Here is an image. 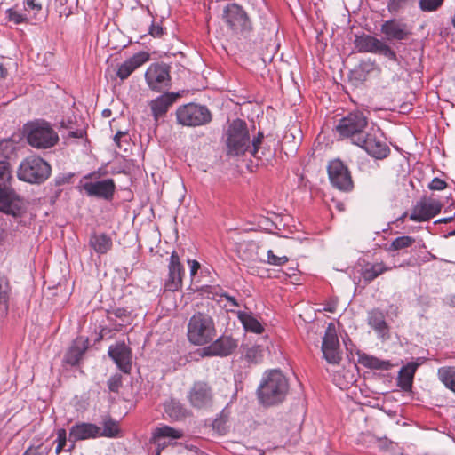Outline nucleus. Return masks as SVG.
I'll return each mask as SVG.
<instances>
[{
  "mask_svg": "<svg viewBox=\"0 0 455 455\" xmlns=\"http://www.w3.org/2000/svg\"><path fill=\"white\" fill-rule=\"evenodd\" d=\"M262 135L251 141L249 132L245 122L236 119L229 125L227 132V154L230 156H238L243 155L250 149L255 156L259 145L261 143Z\"/></svg>",
  "mask_w": 455,
  "mask_h": 455,
  "instance_id": "1",
  "label": "nucleus"
},
{
  "mask_svg": "<svg viewBox=\"0 0 455 455\" xmlns=\"http://www.w3.org/2000/svg\"><path fill=\"white\" fill-rule=\"evenodd\" d=\"M288 390L286 377L279 370H271L265 372L257 393L260 403L269 406L282 403Z\"/></svg>",
  "mask_w": 455,
  "mask_h": 455,
  "instance_id": "2",
  "label": "nucleus"
},
{
  "mask_svg": "<svg viewBox=\"0 0 455 455\" xmlns=\"http://www.w3.org/2000/svg\"><path fill=\"white\" fill-rule=\"evenodd\" d=\"M12 179L10 164L0 161V207L4 213L20 216L24 210L23 201L11 189L7 183Z\"/></svg>",
  "mask_w": 455,
  "mask_h": 455,
  "instance_id": "3",
  "label": "nucleus"
},
{
  "mask_svg": "<svg viewBox=\"0 0 455 455\" xmlns=\"http://www.w3.org/2000/svg\"><path fill=\"white\" fill-rule=\"evenodd\" d=\"M215 336V327L212 317L198 312L194 314L188 323V338L194 345H204Z\"/></svg>",
  "mask_w": 455,
  "mask_h": 455,
  "instance_id": "4",
  "label": "nucleus"
},
{
  "mask_svg": "<svg viewBox=\"0 0 455 455\" xmlns=\"http://www.w3.org/2000/svg\"><path fill=\"white\" fill-rule=\"evenodd\" d=\"M368 119L361 111H355L342 117L336 126V131L342 138L350 139L355 145L363 142Z\"/></svg>",
  "mask_w": 455,
  "mask_h": 455,
  "instance_id": "5",
  "label": "nucleus"
},
{
  "mask_svg": "<svg viewBox=\"0 0 455 455\" xmlns=\"http://www.w3.org/2000/svg\"><path fill=\"white\" fill-rule=\"evenodd\" d=\"M51 174V166L39 156H29L20 164L17 171L19 180L39 184L48 179Z\"/></svg>",
  "mask_w": 455,
  "mask_h": 455,
  "instance_id": "6",
  "label": "nucleus"
},
{
  "mask_svg": "<svg viewBox=\"0 0 455 455\" xmlns=\"http://www.w3.org/2000/svg\"><path fill=\"white\" fill-rule=\"evenodd\" d=\"M27 140L28 144L38 149L53 147L59 141V136L49 123L35 122L27 127Z\"/></svg>",
  "mask_w": 455,
  "mask_h": 455,
  "instance_id": "7",
  "label": "nucleus"
},
{
  "mask_svg": "<svg viewBox=\"0 0 455 455\" xmlns=\"http://www.w3.org/2000/svg\"><path fill=\"white\" fill-rule=\"evenodd\" d=\"M176 117L180 124L195 127L209 124L212 114L205 106L189 103L177 108Z\"/></svg>",
  "mask_w": 455,
  "mask_h": 455,
  "instance_id": "8",
  "label": "nucleus"
},
{
  "mask_svg": "<svg viewBox=\"0 0 455 455\" xmlns=\"http://www.w3.org/2000/svg\"><path fill=\"white\" fill-rule=\"evenodd\" d=\"M379 128H371L362 138L363 142L356 144L375 158L382 159L389 153L388 146L381 140Z\"/></svg>",
  "mask_w": 455,
  "mask_h": 455,
  "instance_id": "9",
  "label": "nucleus"
},
{
  "mask_svg": "<svg viewBox=\"0 0 455 455\" xmlns=\"http://www.w3.org/2000/svg\"><path fill=\"white\" fill-rule=\"evenodd\" d=\"M328 174L333 187L342 191H350L353 181L347 167L339 159L331 161L328 165Z\"/></svg>",
  "mask_w": 455,
  "mask_h": 455,
  "instance_id": "10",
  "label": "nucleus"
},
{
  "mask_svg": "<svg viewBox=\"0 0 455 455\" xmlns=\"http://www.w3.org/2000/svg\"><path fill=\"white\" fill-rule=\"evenodd\" d=\"M223 18L235 32H243L251 28L247 13L236 4H230L225 8Z\"/></svg>",
  "mask_w": 455,
  "mask_h": 455,
  "instance_id": "11",
  "label": "nucleus"
},
{
  "mask_svg": "<svg viewBox=\"0 0 455 455\" xmlns=\"http://www.w3.org/2000/svg\"><path fill=\"white\" fill-rule=\"evenodd\" d=\"M189 404L196 409L211 406L213 400L212 387L204 381H196L188 393Z\"/></svg>",
  "mask_w": 455,
  "mask_h": 455,
  "instance_id": "12",
  "label": "nucleus"
},
{
  "mask_svg": "<svg viewBox=\"0 0 455 455\" xmlns=\"http://www.w3.org/2000/svg\"><path fill=\"white\" fill-rule=\"evenodd\" d=\"M145 79L151 90L160 92L169 86V69L164 64H152L145 73Z\"/></svg>",
  "mask_w": 455,
  "mask_h": 455,
  "instance_id": "13",
  "label": "nucleus"
},
{
  "mask_svg": "<svg viewBox=\"0 0 455 455\" xmlns=\"http://www.w3.org/2000/svg\"><path fill=\"white\" fill-rule=\"evenodd\" d=\"M184 267L176 251H172L168 263V275L164 280V289L176 291L182 286Z\"/></svg>",
  "mask_w": 455,
  "mask_h": 455,
  "instance_id": "14",
  "label": "nucleus"
},
{
  "mask_svg": "<svg viewBox=\"0 0 455 455\" xmlns=\"http://www.w3.org/2000/svg\"><path fill=\"white\" fill-rule=\"evenodd\" d=\"M443 204L435 198H423L412 209L410 220L413 221H426L441 212Z\"/></svg>",
  "mask_w": 455,
  "mask_h": 455,
  "instance_id": "15",
  "label": "nucleus"
},
{
  "mask_svg": "<svg viewBox=\"0 0 455 455\" xmlns=\"http://www.w3.org/2000/svg\"><path fill=\"white\" fill-rule=\"evenodd\" d=\"M322 352L324 359L331 364H339L341 361L339 342L334 328H327L323 339Z\"/></svg>",
  "mask_w": 455,
  "mask_h": 455,
  "instance_id": "16",
  "label": "nucleus"
},
{
  "mask_svg": "<svg viewBox=\"0 0 455 455\" xmlns=\"http://www.w3.org/2000/svg\"><path fill=\"white\" fill-rule=\"evenodd\" d=\"M380 31L389 41L406 40L411 35L408 24L397 19H391L383 22Z\"/></svg>",
  "mask_w": 455,
  "mask_h": 455,
  "instance_id": "17",
  "label": "nucleus"
},
{
  "mask_svg": "<svg viewBox=\"0 0 455 455\" xmlns=\"http://www.w3.org/2000/svg\"><path fill=\"white\" fill-rule=\"evenodd\" d=\"M82 187L88 196L104 199L112 198L116 188L112 179L96 182H85Z\"/></svg>",
  "mask_w": 455,
  "mask_h": 455,
  "instance_id": "18",
  "label": "nucleus"
},
{
  "mask_svg": "<svg viewBox=\"0 0 455 455\" xmlns=\"http://www.w3.org/2000/svg\"><path fill=\"white\" fill-rule=\"evenodd\" d=\"M237 347V341L231 337L222 336L212 344L204 348L207 356H227Z\"/></svg>",
  "mask_w": 455,
  "mask_h": 455,
  "instance_id": "19",
  "label": "nucleus"
},
{
  "mask_svg": "<svg viewBox=\"0 0 455 455\" xmlns=\"http://www.w3.org/2000/svg\"><path fill=\"white\" fill-rule=\"evenodd\" d=\"M108 355L121 371L125 373L130 371L132 367L131 350L124 342L111 346Z\"/></svg>",
  "mask_w": 455,
  "mask_h": 455,
  "instance_id": "20",
  "label": "nucleus"
},
{
  "mask_svg": "<svg viewBox=\"0 0 455 455\" xmlns=\"http://www.w3.org/2000/svg\"><path fill=\"white\" fill-rule=\"evenodd\" d=\"M149 59L148 53L140 52L122 63L116 72V76L121 79H126L136 68L143 65Z\"/></svg>",
  "mask_w": 455,
  "mask_h": 455,
  "instance_id": "21",
  "label": "nucleus"
},
{
  "mask_svg": "<svg viewBox=\"0 0 455 455\" xmlns=\"http://www.w3.org/2000/svg\"><path fill=\"white\" fill-rule=\"evenodd\" d=\"M176 94L164 93L149 102V107L156 121L165 116L170 107L174 103Z\"/></svg>",
  "mask_w": 455,
  "mask_h": 455,
  "instance_id": "22",
  "label": "nucleus"
},
{
  "mask_svg": "<svg viewBox=\"0 0 455 455\" xmlns=\"http://www.w3.org/2000/svg\"><path fill=\"white\" fill-rule=\"evenodd\" d=\"M100 435V427L92 423H78L69 430V440L76 442L89 438H95Z\"/></svg>",
  "mask_w": 455,
  "mask_h": 455,
  "instance_id": "23",
  "label": "nucleus"
},
{
  "mask_svg": "<svg viewBox=\"0 0 455 455\" xmlns=\"http://www.w3.org/2000/svg\"><path fill=\"white\" fill-rule=\"evenodd\" d=\"M182 435L183 433L180 430L163 425L153 431L151 442L158 447H164L165 445V442H162L163 439L168 438L170 440H176L181 438Z\"/></svg>",
  "mask_w": 455,
  "mask_h": 455,
  "instance_id": "24",
  "label": "nucleus"
},
{
  "mask_svg": "<svg viewBox=\"0 0 455 455\" xmlns=\"http://www.w3.org/2000/svg\"><path fill=\"white\" fill-rule=\"evenodd\" d=\"M368 324L382 338L387 334V324L384 314L379 309H373L368 314Z\"/></svg>",
  "mask_w": 455,
  "mask_h": 455,
  "instance_id": "25",
  "label": "nucleus"
},
{
  "mask_svg": "<svg viewBox=\"0 0 455 455\" xmlns=\"http://www.w3.org/2000/svg\"><path fill=\"white\" fill-rule=\"evenodd\" d=\"M86 349L87 340L82 338L76 339L66 355V362L71 365L78 363Z\"/></svg>",
  "mask_w": 455,
  "mask_h": 455,
  "instance_id": "26",
  "label": "nucleus"
},
{
  "mask_svg": "<svg viewBox=\"0 0 455 455\" xmlns=\"http://www.w3.org/2000/svg\"><path fill=\"white\" fill-rule=\"evenodd\" d=\"M358 362L363 366L373 370L387 371L392 367L390 361L381 360L378 357L364 353L358 355Z\"/></svg>",
  "mask_w": 455,
  "mask_h": 455,
  "instance_id": "27",
  "label": "nucleus"
},
{
  "mask_svg": "<svg viewBox=\"0 0 455 455\" xmlns=\"http://www.w3.org/2000/svg\"><path fill=\"white\" fill-rule=\"evenodd\" d=\"M418 365L419 364L416 363H409L400 370L398 376V385L404 391L411 389Z\"/></svg>",
  "mask_w": 455,
  "mask_h": 455,
  "instance_id": "28",
  "label": "nucleus"
},
{
  "mask_svg": "<svg viewBox=\"0 0 455 455\" xmlns=\"http://www.w3.org/2000/svg\"><path fill=\"white\" fill-rule=\"evenodd\" d=\"M379 42L380 40L372 36L363 35L355 38V46L360 52L375 53L377 52Z\"/></svg>",
  "mask_w": 455,
  "mask_h": 455,
  "instance_id": "29",
  "label": "nucleus"
},
{
  "mask_svg": "<svg viewBox=\"0 0 455 455\" xmlns=\"http://www.w3.org/2000/svg\"><path fill=\"white\" fill-rule=\"evenodd\" d=\"M91 247L99 254L107 253L112 247V239L106 234H93L90 237Z\"/></svg>",
  "mask_w": 455,
  "mask_h": 455,
  "instance_id": "30",
  "label": "nucleus"
},
{
  "mask_svg": "<svg viewBox=\"0 0 455 455\" xmlns=\"http://www.w3.org/2000/svg\"><path fill=\"white\" fill-rule=\"evenodd\" d=\"M237 317L246 331H251L256 334H260L263 332L264 327L251 314L238 311Z\"/></svg>",
  "mask_w": 455,
  "mask_h": 455,
  "instance_id": "31",
  "label": "nucleus"
},
{
  "mask_svg": "<svg viewBox=\"0 0 455 455\" xmlns=\"http://www.w3.org/2000/svg\"><path fill=\"white\" fill-rule=\"evenodd\" d=\"M437 376L447 388L455 393V367H441L438 369Z\"/></svg>",
  "mask_w": 455,
  "mask_h": 455,
  "instance_id": "32",
  "label": "nucleus"
},
{
  "mask_svg": "<svg viewBox=\"0 0 455 455\" xmlns=\"http://www.w3.org/2000/svg\"><path fill=\"white\" fill-rule=\"evenodd\" d=\"M10 285L4 277H0V317H4L8 311Z\"/></svg>",
  "mask_w": 455,
  "mask_h": 455,
  "instance_id": "33",
  "label": "nucleus"
},
{
  "mask_svg": "<svg viewBox=\"0 0 455 455\" xmlns=\"http://www.w3.org/2000/svg\"><path fill=\"white\" fill-rule=\"evenodd\" d=\"M390 269L391 267H385L382 262L371 264L364 268L363 277L365 281L371 282L379 275Z\"/></svg>",
  "mask_w": 455,
  "mask_h": 455,
  "instance_id": "34",
  "label": "nucleus"
},
{
  "mask_svg": "<svg viewBox=\"0 0 455 455\" xmlns=\"http://www.w3.org/2000/svg\"><path fill=\"white\" fill-rule=\"evenodd\" d=\"M418 0H387V9L390 13L396 14L415 5Z\"/></svg>",
  "mask_w": 455,
  "mask_h": 455,
  "instance_id": "35",
  "label": "nucleus"
},
{
  "mask_svg": "<svg viewBox=\"0 0 455 455\" xmlns=\"http://www.w3.org/2000/svg\"><path fill=\"white\" fill-rule=\"evenodd\" d=\"M165 412L172 419H178L185 416V408L178 401L171 400L164 405Z\"/></svg>",
  "mask_w": 455,
  "mask_h": 455,
  "instance_id": "36",
  "label": "nucleus"
},
{
  "mask_svg": "<svg viewBox=\"0 0 455 455\" xmlns=\"http://www.w3.org/2000/svg\"><path fill=\"white\" fill-rule=\"evenodd\" d=\"M264 356V348L261 346L255 345L248 348L245 353V357L250 363H259L262 361Z\"/></svg>",
  "mask_w": 455,
  "mask_h": 455,
  "instance_id": "37",
  "label": "nucleus"
},
{
  "mask_svg": "<svg viewBox=\"0 0 455 455\" xmlns=\"http://www.w3.org/2000/svg\"><path fill=\"white\" fill-rule=\"evenodd\" d=\"M419 8L424 12L437 11L443 4L444 0H418Z\"/></svg>",
  "mask_w": 455,
  "mask_h": 455,
  "instance_id": "38",
  "label": "nucleus"
},
{
  "mask_svg": "<svg viewBox=\"0 0 455 455\" xmlns=\"http://www.w3.org/2000/svg\"><path fill=\"white\" fill-rule=\"evenodd\" d=\"M119 432V426L114 420H106L102 431L100 430V435L106 437H116Z\"/></svg>",
  "mask_w": 455,
  "mask_h": 455,
  "instance_id": "39",
  "label": "nucleus"
},
{
  "mask_svg": "<svg viewBox=\"0 0 455 455\" xmlns=\"http://www.w3.org/2000/svg\"><path fill=\"white\" fill-rule=\"evenodd\" d=\"M414 241V238L411 236H399L392 242L390 247L394 251H398L401 249L410 247L411 245H412Z\"/></svg>",
  "mask_w": 455,
  "mask_h": 455,
  "instance_id": "40",
  "label": "nucleus"
},
{
  "mask_svg": "<svg viewBox=\"0 0 455 455\" xmlns=\"http://www.w3.org/2000/svg\"><path fill=\"white\" fill-rule=\"evenodd\" d=\"M6 14L8 20L14 22L15 24H20L28 21V17L14 8L8 9L6 11Z\"/></svg>",
  "mask_w": 455,
  "mask_h": 455,
  "instance_id": "41",
  "label": "nucleus"
},
{
  "mask_svg": "<svg viewBox=\"0 0 455 455\" xmlns=\"http://www.w3.org/2000/svg\"><path fill=\"white\" fill-rule=\"evenodd\" d=\"M375 53L382 54L393 61L397 60V56L395 51L382 41L379 42L377 52Z\"/></svg>",
  "mask_w": 455,
  "mask_h": 455,
  "instance_id": "42",
  "label": "nucleus"
},
{
  "mask_svg": "<svg viewBox=\"0 0 455 455\" xmlns=\"http://www.w3.org/2000/svg\"><path fill=\"white\" fill-rule=\"evenodd\" d=\"M375 53L382 54L393 61L397 60V56L395 51L382 41L379 42L377 52Z\"/></svg>",
  "mask_w": 455,
  "mask_h": 455,
  "instance_id": "43",
  "label": "nucleus"
},
{
  "mask_svg": "<svg viewBox=\"0 0 455 455\" xmlns=\"http://www.w3.org/2000/svg\"><path fill=\"white\" fill-rule=\"evenodd\" d=\"M289 259L286 256H276L272 250L267 251V263L273 266H283L288 262Z\"/></svg>",
  "mask_w": 455,
  "mask_h": 455,
  "instance_id": "44",
  "label": "nucleus"
},
{
  "mask_svg": "<svg viewBox=\"0 0 455 455\" xmlns=\"http://www.w3.org/2000/svg\"><path fill=\"white\" fill-rule=\"evenodd\" d=\"M58 445L56 447V453H60L66 445L67 433L66 430L61 428L57 432Z\"/></svg>",
  "mask_w": 455,
  "mask_h": 455,
  "instance_id": "45",
  "label": "nucleus"
},
{
  "mask_svg": "<svg viewBox=\"0 0 455 455\" xmlns=\"http://www.w3.org/2000/svg\"><path fill=\"white\" fill-rule=\"evenodd\" d=\"M446 188V182L439 178H435L429 184V188L432 190H443Z\"/></svg>",
  "mask_w": 455,
  "mask_h": 455,
  "instance_id": "46",
  "label": "nucleus"
},
{
  "mask_svg": "<svg viewBox=\"0 0 455 455\" xmlns=\"http://www.w3.org/2000/svg\"><path fill=\"white\" fill-rule=\"evenodd\" d=\"M24 8L26 11H36L39 12L42 9V5L36 3V0H24Z\"/></svg>",
  "mask_w": 455,
  "mask_h": 455,
  "instance_id": "47",
  "label": "nucleus"
},
{
  "mask_svg": "<svg viewBox=\"0 0 455 455\" xmlns=\"http://www.w3.org/2000/svg\"><path fill=\"white\" fill-rule=\"evenodd\" d=\"M360 68L363 71V72H366V73H370L375 69H378L375 62L373 61H371V60H367V61H363L361 64H360Z\"/></svg>",
  "mask_w": 455,
  "mask_h": 455,
  "instance_id": "48",
  "label": "nucleus"
},
{
  "mask_svg": "<svg viewBox=\"0 0 455 455\" xmlns=\"http://www.w3.org/2000/svg\"><path fill=\"white\" fill-rule=\"evenodd\" d=\"M148 33L154 37H160L163 35V28L152 23L148 28Z\"/></svg>",
  "mask_w": 455,
  "mask_h": 455,
  "instance_id": "49",
  "label": "nucleus"
},
{
  "mask_svg": "<svg viewBox=\"0 0 455 455\" xmlns=\"http://www.w3.org/2000/svg\"><path fill=\"white\" fill-rule=\"evenodd\" d=\"M127 134L124 132H118L115 137H114V141L116 142V146L121 148H122V143L123 141L121 140V138L122 137H126ZM124 142L126 144V145H129V142L125 140H124Z\"/></svg>",
  "mask_w": 455,
  "mask_h": 455,
  "instance_id": "50",
  "label": "nucleus"
},
{
  "mask_svg": "<svg viewBox=\"0 0 455 455\" xmlns=\"http://www.w3.org/2000/svg\"><path fill=\"white\" fill-rule=\"evenodd\" d=\"M188 264L190 267V275L194 277L200 268V264L196 260H188Z\"/></svg>",
  "mask_w": 455,
  "mask_h": 455,
  "instance_id": "51",
  "label": "nucleus"
},
{
  "mask_svg": "<svg viewBox=\"0 0 455 455\" xmlns=\"http://www.w3.org/2000/svg\"><path fill=\"white\" fill-rule=\"evenodd\" d=\"M444 304L451 307H455V294L447 295L443 299Z\"/></svg>",
  "mask_w": 455,
  "mask_h": 455,
  "instance_id": "52",
  "label": "nucleus"
},
{
  "mask_svg": "<svg viewBox=\"0 0 455 455\" xmlns=\"http://www.w3.org/2000/svg\"><path fill=\"white\" fill-rule=\"evenodd\" d=\"M119 386V379L112 378L108 380V387L111 391H116Z\"/></svg>",
  "mask_w": 455,
  "mask_h": 455,
  "instance_id": "53",
  "label": "nucleus"
},
{
  "mask_svg": "<svg viewBox=\"0 0 455 455\" xmlns=\"http://www.w3.org/2000/svg\"><path fill=\"white\" fill-rule=\"evenodd\" d=\"M84 135V132L82 130L70 131L68 132V136L73 138H82Z\"/></svg>",
  "mask_w": 455,
  "mask_h": 455,
  "instance_id": "54",
  "label": "nucleus"
},
{
  "mask_svg": "<svg viewBox=\"0 0 455 455\" xmlns=\"http://www.w3.org/2000/svg\"><path fill=\"white\" fill-rule=\"evenodd\" d=\"M23 455H42L37 449L36 448H28Z\"/></svg>",
  "mask_w": 455,
  "mask_h": 455,
  "instance_id": "55",
  "label": "nucleus"
},
{
  "mask_svg": "<svg viewBox=\"0 0 455 455\" xmlns=\"http://www.w3.org/2000/svg\"><path fill=\"white\" fill-rule=\"evenodd\" d=\"M228 302H230L233 306L238 307V302L236 299L231 296H226Z\"/></svg>",
  "mask_w": 455,
  "mask_h": 455,
  "instance_id": "56",
  "label": "nucleus"
},
{
  "mask_svg": "<svg viewBox=\"0 0 455 455\" xmlns=\"http://www.w3.org/2000/svg\"><path fill=\"white\" fill-rule=\"evenodd\" d=\"M6 75H7V70L2 64H0V77H5Z\"/></svg>",
  "mask_w": 455,
  "mask_h": 455,
  "instance_id": "57",
  "label": "nucleus"
},
{
  "mask_svg": "<svg viewBox=\"0 0 455 455\" xmlns=\"http://www.w3.org/2000/svg\"><path fill=\"white\" fill-rule=\"evenodd\" d=\"M0 211H1V212H4V211L1 207H0Z\"/></svg>",
  "mask_w": 455,
  "mask_h": 455,
  "instance_id": "58",
  "label": "nucleus"
}]
</instances>
